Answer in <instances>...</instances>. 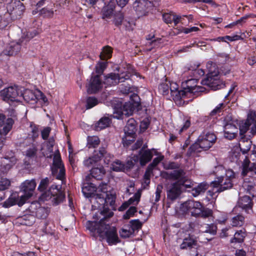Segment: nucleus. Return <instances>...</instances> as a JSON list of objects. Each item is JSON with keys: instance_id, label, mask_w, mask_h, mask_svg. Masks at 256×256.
Instances as JSON below:
<instances>
[{"instance_id": "f257e3e1", "label": "nucleus", "mask_w": 256, "mask_h": 256, "mask_svg": "<svg viewBox=\"0 0 256 256\" xmlns=\"http://www.w3.org/2000/svg\"><path fill=\"white\" fill-rule=\"evenodd\" d=\"M180 209L184 213L190 212L191 216L195 218H206L212 216L213 214L212 210L204 206L199 202L192 200H187L184 202Z\"/></svg>"}, {"instance_id": "f03ea898", "label": "nucleus", "mask_w": 256, "mask_h": 256, "mask_svg": "<svg viewBox=\"0 0 256 256\" xmlns=\"http://www.w3.org/2000/svg\"><path fill=\"white\" fill-rule=\"evenodd\" d=\"M114 216V212L109 210L108 208H104L100 212L96 213L93 216L94 219L98 220V222L88 221L86 223V228L92 232L97 230L98 233V229L100 227H104L106 222H108L109 218Z\"/></svg>"}, {"instance_id": "7ed1b4c3", "label": "nucleus", "mask_w": 256, "mask_h": 256, "mask_svg": "<svg viewBox=\"0 0 256 256\" xmlns=\"http://www.w3.org/2000/svg\"><path fill=\"white\" fill-rule=\"evenodd\" d=\"M212 62H208L207 64L208 68H210L206 78L202 80L201 83L203 85H206L212 90H216L225 86V84L222 81L220 80L218 70H216V68L213 70L212 68H209L208 65H212Z\"/></svg>"}, {"instance_id": "20e7f679", "label": "nucleus", "mask_w": 256, "mask_h": 256, "mask_svg": "<svg viewBox=\"0 0 256 256\" xmlns=\"http://www.w3.org/2000/svg\"><path fill=\"white\" fill-rule=\"evenodd\" d=\"M106 222L104 227H100L98 229V234L102 238H106L109 244H116L120 242L119 240L116 228L114 226H110L109 224Z\"/></svg>"}, {"instance_id": "39448f33", "label": "nucleus", "mask_w": 256, "mask_h": 256, "mask_svg": "<svg viewBox=\"0 0 256 256\" xmlns=\"http://www.w3.org/2000/svg\"><path fill=\"white\" fill-rule=\"evenodd\" d=\"M21 87L18 86H10L4 88L0 92L2 100L7 102L20 101Z\"/></svg>"}, {"instance_id": "423d86ee", "label": "nucleus", "mask_w": 256, "mask_h": 256, "mask_svg": "<svg viewBox=\"0 0 256 256\" xmlns=\"http://www.w3.org/2000/svg\"><path fill=\"white\" fill-rule=\"evenodd\" d=\"M136 122L134 118H130L124 128V136L122 138L124 146H128L133 142L136 136Z\"/></svg>"}, {"instance_id": "0eeeda50", "label": "nucleus", "mask_w": 256, "mask_h": 256, "mask_svg": "<svg viewBox=\"0 0 256 256\" xmlns=\"http://www.w3.org/2000/svg\"><path fill=\"white\" fill-rule=\"evenodd\" d=\"M134 110H136V108L130 102L124 104L122 102H118L114 108V117L120 119L123 115L128 116L132 115Z\"/></svg>"}, {"instance_id": "6e6552de", "label": "nucleus", "mask_w": 256, "mask_h": 256, "mask_svg": "<svg viewBox=\"0 0 256 256\" xmlns=\"http://www.w3.org/2000/svg\"><path fill=\"white\" fill-rule=\"evenodd\" d=\"M224 136L231 140L236 137L238 132L237 127L234 124L231 116L227 115L223 120Z\"/></svg>"}, {"instance_id": "1a4fd4ad", "label": "nucleus", "mask_w": 256, "mask_h": 256, "mask_svg": "<svg viewBox=\"0 0 256 256\" xmlns=\"http://www.w3.org/2000/svg\"><path fill=\"white\" fill-rule=\"evenodd\" d=\"M28 210L34 216L40 219L46 218L50 212V209L48 208L42 206L40 203L37 202H32L28 208Z\"/></svg>"}, {"instance_id": "9d476101", "label": "nucleus", "mask_w": 256, "mask_h": 256, "mask_svg": "<svg viewBox=\"0 0 256 256\" xmlns=\"http://www.w3.org/2000/svg\"><path fill=\"white\" fill-rule=\"evenodd\" d=\"M152 6V3L148 0H136L133 4L134 8L139 16L146 15Z\"/></svg>"}, {"instance_id": "9b49d317", "label": "nucleus", "mask_w": 256, "mask_h": 256, "mask_svg": "<svg viewBox=\"0 0 256 256\" xmlns=\"http://www.w3.org/2000/svg\"><path fill=\"white\" fill-rule=\"evenodd\" d=\"M217 180L212 182L214 188H217L216 192H220L231 188L233 186V181L224 178V176H218L216 174Z\"/></svg>"}, {"instance_id": "f8f14e48", "label": "nucleus", "mask_w": 256, "mask_h": 256, "mask_svg": "<svg viewBox=\"0 0 256 256\" xmlns=\"http://www.w3.org/2000/svg\"><path fill=\"white\" fill-rule=\"evenodd\" d=\"M216 137L214 133H208L204 136H200L198 140L200 144V147L203 150H206L210 148L215 143Z\"/></svg>"}, {"instance_id": "ddd939ff", "label": "nucleus", "mask_w": 256, "mask_h": 256, "mask_svg": "<svg viewBox=\"0 0 256 256\" xmlns=\"http://www.w3.org/2000/svg\"><path fill=\"white\" fill-rule=\"evenodd\" d=\"M167 199L173 202L178 198L182 192V188L176 182L166 186Z\"/></svg>"}, {"instance_id": "4468645a", "label": "nucleus", "mask_w": 256, "mask_h": 256, "mask_svg": "<svg viewBox=\"0 0 256 256\" xmlns=\"http://www.w3.org/2000/svg\"><path fill=\"white\" fill-rule=\"evenodd\" d=\"M36 182L34 180H26L20 186V190L24 193L21 196H24L25 202L30 198L36 186Z\"/></svg>"}, {"instance_id": "2eb2a0df", "label": "nucleus", "mask_w": 256, "mask_h": 256, "mask_svg": "<svg viewBox=\"0 0 256 256\" xmlns=\"http://www.w3.org/2000/svg\"><path fill=\"white\" fill-rule=\"evenodd\" d=\"M256 123V112L254 111H250L248 115L246 120L240 125L239 130L240 135L244 134L252 126H254Z\"/></svg>"}, {"instance_id": "dca6fc26", "label": "nucleus", "mask_w": 256, "mask_h": 256, "mask_svg": "<svg viewBox=\"0 0 256 256\" xmlns=\"http://www.w3.org/2000/svg\"><path fill=\"white\" fill-rule=\"evenodd\" d=\"M26 202L24 196H19L18 194H13L3 203L2 206L5 208H8L15 204H18L19 206H22Z\"/></svg>"}, {"instance_id": "f3484780", "label": "nucleus", "mask_w": 256, "mask_h": 256, "mask_svg": "<svg viewBox=\"0 0 256 256\" xmlns=\"http://www.w3.org/2000/svg\"><path fill=\"white\" fill-rule=\"evenodd\" d=\"M51 187L49 191L46 194L49 196L50 194L52 195L50 198H52V202H54V204L58 205L60 202H62L65 198V195L62 192L58 190L56 186Z\"/></svg>"}, {"instance_id": "a211bd4d", "label": "nucleus", "mask_w": 256, "mask_h": 256, "mask_svg": "<svg viewBox=\"0 0 256 256\" xmlns=\"http://www.w3.org/2000/svg\"><path fill=\"white\" fill-rule=\"evenodd\" d=\"M253 202L250 196H244L240 198L236 206L249 214L252 212Z\"/></svg>"}, {"instance_id": "6ab92c4d", "label": "nucleus", "mask_w": 256, "mask_h": 256, "mask_svg": "<svg viewBox=\"0 0 256 256\" xmlns=\"http://www.w3.org/2000/svg\"><path fill=\"white\" fill-rule=\"evenodd\" d=\"M88 92L90 94H95L99 91L102 88V82L100 76L96 75L92 76L90 83L87 86Z\"/></svg>"}, {"instance_id": "aec40b11", "label": "nucleus", "mask_w": 256, "mask_h": 256, "mask_svg": "<svg viewBox=\"0 0 256 256\" xmlns=\"http://www.w3.org/2000/svg\"><path fill=\"white\" fill-rule=\"evenodd\" d=\"M14 121L12 118H8L6 119V116L0 114V128L3 126L0 130V134L6 135L12 128Z\"/></svg>"}, {"instance_id": "412c9836", "label": "nucleus", "mask_w": 256, "mask_h": 256, "mask_svg": "<svg viewBox=\"0 0 256 256\" xmlns=\"http://www.w3.org/2000/svg\"><path fill=\"white\" fill-rule=\"evenodd\" d=\"M186 175V172L182 168L174 170L170 172H166L162 174V176L165 179L176 181L181 180Z\"/></svg>"}, {"instance_id": "4be33fe9", "label": "nucleus", "mask_w": 256, "mask_h": 256, "mask_svg": "<svg viewBox=\"0 0 256 256\" xmlns=\"http://www.w3.org/2000/svg\"><path fill=\"white\" fill-rule=\"evenodd\" d=\"M241 168L242 169L241 175L242 176H246L248 172H252L256 174V163L250 164V160L247 156H245L242 162Z\"/></svg>"}, {"instance_id": "5701e85b", "label": "nucleus", "mask_w": 256, "mask_h": 256, "mask_svg": "<svg viewBox=\"0 0 256 256\" xmlns=\"http://www.w3.org/2000/svg\"><path fill=\"white\" fill-rule=\"evenodd\" d=\"M8 10H10V14L13 16L17 17V16H21L25 10V7L22 3L18 2L17 4H10L8 7Z\"/></svg>"}, {"instance_id": "b1692460", "label": "nucleus", "mask_w": 256, "mask_h": 256, "mask_svg": "<svg viewBox=\"0 0 256 256\" xmlns=\"http://www.w3.org/2000/svg\"><path fill=\"white\" fill-rule=\"evenodd\" d=\"M97 186L92 183H86L82 188V192L85 197L87 198H93L96 193Z\"/></svg>"}, {"instance_id": "393cba45", "label": "nucleus", "mask_w": 256, "mask_h": 256, "mask_svg": "<svg viewBox=\"0 0 256 256\" xmlns=\"http://www.w3.org/2000/svg\"><path fill=\"white\" fill-rule=\"evenodd\" d=\"M143 146L139 151L140 156V164L142 166H145L148 162L151 160L153 155L150 150H144Z\"/></svg>"}, {"instance_id": "a878e982", "label": "nucleus", "mask_w": 256, "mask_h": 256, "mask_svg": "<svg viewBox=\"0 0 256 256\" xmlns=\"http://www.w3.org/2000/svg\"><path fill=\"white\" fill-rule=\"evenodd\" d=\"M94 158L96 159V160L100 161L102 158H104V162L107 164H108L110 159L111 158V155L108 153L106 148L104 147H101L98 150H95L93 154Z\"/></svg>"}, {"instance_id": "bb28decb", "label": "nucleus", "mask_w": 256, "mask_h": 256, "mask_svg": "<svg viewBox=\"0 0 256 256\" xmlns=\"http://www.w3.org/2000/svg\"><path fill=\"white\" fill-rule=\"evenodd\" d=\"M198 80L196 78H191L183 82L182 84V89L186 91V93L193 94L194 89L197 86Z\"/></svg>"}, {"instance_id": "cd10ccee", "label": "nucleus", "mask_w": 256, "mask_h": 256, "mask_svg": "<svg viewBox=\"0 0 256 256\" xmlns=\"http://www.w3.org/2000/svg\"><path fill=\"white\" fill-rule=\"evenodd\" d=\"M247 234L244 229L236 230L230 240V244H242L244 242Z\"/></svg>"}, {"instance_id": "c85d7f7f", "label": "nucleus", "mask_w": 256, "mask_h": 256, "mask_svg": "<svg viewBox=\"0 0 256 256\" xmlns=\"http://www.w3.org/2000/svg\"><path fill=\"white\" fill-rule=\"evenodd\" d=\"M16 160L14 157L10 158H4L0 165V170L3 172H6L16 163Z\"/></svg>"}, {"instance_id": "c756f323", "label": "nucleus", "mask_w": 256, "mask_h": 256, "mask_svg": "<svg viewBox=\"0 0 256 256\" xmlns=\"http://www.w3.org/2000/svg\"><path fill=\"white\" fill-rule=\"evenodd\" d=\"M106 173V170L102 166L92 168L90 170V174L92 177L97 180H102Z\"/></svg>"}, {"instance_id": "7c9ffc66", "label": "nucleus", "mask_w": 256, "mask_h": 256, "mask_svg": "<svg viewBox=\"0 0 256 256\" xmlns=\"http://www.w3.org/2000/svg\"><path fill=\"white\" fill-rule=\"evenodd\" d=\"M20 100L24 99L27 102H30L32 100H35L36 98L33 92L28 89L24 90V88L21 87Z\"/></svg>"}, {"instance_id": "2f4dec72", "label": "nucleus", "mask_w": 256, "mask_h": 256, "mask_svg": "<svg viewBox=\"0 0 256 256\" xmlns=\"http://www.w3.org/2000/svg\"><path fill=\"white\" fill-rule=\"evenodd\" d=\"M21 46L18 42L12 43L4 50L6 54L10 56L16 55L20 51Z\"/></svg>"}, {"instance_id": "473e14b6", "label": "nucleus", "mask_w": 256, "mask_h": 256, "mask_svg": "<svg viewBox=\"0 0 256 256\" xmlns=\"http://www.w3.org/2000/svg\"><path fill=\"white\" fill-rule=\"evenodd\" d=\"M200 230L204 233H208L212 236L216 235L217 231V226L214 224L200 225Z\"/></svg>"}, {"instance_id": "72a5a7b5", "label": "nucleus", "mask_w": 256, "mask_h": 256, "mask_svg": "<svg viewBox=\"0 0 256 256\" xmlns=\"http://www.w3.org/2000/svg\"><path fill=\"white\" fill-rule=\"evenodd\" d=\"M209 185L206 182H202L192 190V195L196 197L204 194L208 188Z\"/></svg>"}, {"instance_id": "f704fd0d", "label": "nucleus", "mask_w": 256, "mask_h": 256, "mask_svg": "<svg viewBox=\"0 0 256 256\" xmlns=\"http://www.w3.org/2000/svg\"><path fill=\"white\" fill-rule=\"evenodd\" d=\"M111 122V120L106 116L101 118L95 124V130L97 131L100 130L108 127Z\"/></svg>"}, {"instance_id": "c9c22d12", "label": "nucleus", "mask_w": 256, "mask_h": 256, "mask_svg": "<svg viewBox=\"0 0 256 256\" xmlns=\"http://www.w3.org/2000/svg\"><path fill=\"white\" fill-rule=\"evenodd\" d=\"M197 244V242L192 238L188 236L184 238L182 243L180 244L181 249L192 248Z\"/></svg>"}, {"instance_id": "e433bc0d", "label": "nucleus", "mask_w": 256, "mask_h": 256, "mask_svg": "<svg viewBox=\"0 0 256 256\" xmlns=\"http://www.w3.org/2000/svg\"><path fill=\"white\" fill-rule=\"evenodd\" d=\"M118 74L110 73L105 76L104 83L107 85H116L118 82Z\"/></svg>"}, {"instance_id": "4c0bfd02", "label": "nucleus", "mask_w": 256, "mask_h": 256, "mask_svg": "<svg viewBox=\"0 0 256 256\" xmlns=\"http://www.w3.org/2000/svg\"><path fill=\"white\" fill-rule=\"evenodd\" d=\"M18 219L21 222V224L26 226H31L34 222V216L30 214H24L19 216Z\"/></svg>"}, {"instance_id": "58836bf2", "label": "nucleus", "mask_w": 256, "mask_h": 256, "mask_svg": "<svg viewBox=\"0 0 256 256\" xmlns=\"http://www.w3.org/2000/svg\"><path fill=\"white\" fill-rule=\"evenodd\" d=\"M64 166V164L62 163V160L60 158V155L58 150L56 152L54 156L52 166V170H54V172H55L56 168H60V167Z\"/></svg>"}, {"instance_id": "ea45409f", "label": "nucleus", "mask_w": 256, "mask_h": 256, "mask_svg": "<svg viewBox=\"0 0 256 256\" xmlns=\"http://www.w3.org/2000/svg\"><path fill=\"white\" fill-rule=\"evenodd\" d=\"M252 142L250 140H242L239 143V147L243 154H246L250 149Z\"/></svg>"}, {"instance_id": "a19ab883", "label": "nucleus", "mask_w": 256, "mask_h": 256, "mask_svg": "<svg viewBox=\"0 0 256 256\" xmlns=\"http://www.w3.org/2000/svg\"><path fill=\"white\" fill-rule=\"evenodd\" d=\"M171 95L174 100H178L184 98L186 94V91L184 89L182 90H172L170 89Z\"/></svg>"}, {"instance_id": "79ce46f5", "label": "nucleus", "mask_w": 256, "mask_h": 256, "mask_svg": "<svg viewBox=\"0 0 256 256\" xmlns=\"http://www.w3.org/2000/svg\"><path fill=\"white\" fill-rule=\"evenodd\" d=\"M129 102L132 104L133 106L136 108V111H138L142 108L140 98L138 94H132L130 96Z\"/></svg>"}, {"instance_id": "37998d69", "label": "nucleus", "mask_w": 256, "mask_h": 256, "mask_svg": "<svg viewBox=\"0 0 256 256\" xmlns=\"http://www.w3.org/2000/svg\"><path fill=\"white\" fill-rule=\"evenodd\" d=\"M87 146L90 148H94L98 146L100 143V138L96 136H88L87 138Z\"/></svg>"}, {"instance_id": "c03bdc74", "label": "nucleus", "mask_w": 256, "mask_h": 256, "mask_svg": "<svg viewBox=\"0 0 256 256\" xmlns=\"http://www.w3.org/2000/svg\"><path fill=\"white\" fill-rule=\"evenodd\" d=\"M54 172V170H52V174L56 177V179L62 180L65 178V168L64 166H60V168H56Z\"/></svg>"}, {"instance_id": "a18cd8bd", "label": "nucleus", "mask_w": 256, "mask_h": 256, "mask_svg": "<svg viewBox=\"0 0 256 256\" xmlns=\"http://www.w3.org/2000/svg\"><path fill=\"white\" fill-rule=\"evenodd\" d=\"M232 225L233 226H242L244 222V218L242 214H238L232 218Z\"/></svg>"}, {"instance_id": "49530a36", "label": "nucleus", "mask_w": 256, "mask_h": 256, "mask_svg": "<svg viewBox=\"0 0 256 256\" xmlns=\"http://www.w3.org/2000/svg\"><path fill=\"white\" fill-rule=\"evenodd\" d=\"M202 150L200 147V144L198 140L195 143L193 144L188 148V150L186 152V156H190L193 152H200Z\"/></svg>"}, {"instance_id": "de8ad7c7", "label": "nucleus", "mask_w": 256, "mask_h": 256, "mask_svg": "<svg viewBox=\"0 0 256 256\" xmlns=\"http://www.w3.org/2000/svg\"><path fill=\"white\" fill-rule=\"evenodd\" d=\"M112 50L109 46H106L103 48L102 52L100 55L101 60H106L110 58L112 56Z\"/></svg>"}, {"instance_id": "09e8293b", "label": "nucleus", "mask_w": 256, "mask_h": 256, "mask_svg": "<svg viewBox=\"0 0 256 256\" xmlns=\"http://www.w3.org/2000/svg\"><path fill=\"white\" fill-rule=\"evenodd\" d=\"M176 182L180 188H182V186H183L186 188H190L193 185L191 180L186 175L181 180Z\"/></svg>"}, {"instance_id": "8fccbe9b", "label": "nucleus", "mask_w": 256, "mask_h": 256, "mask_svg": "<svg viewBox=\"0 0 256 256\" xmlns=\"http://www.w3.org/2000/svg\"><path fill=\"white\" fill-rule=\"evenodd\" d=\"M95 199L96 200L97 204L99 205V207L101 206H104L103 210L104 208H105V204H106V200H105V196L104 194H96L94 195V196L93 198ZM109 210L110 209L108 208Z\"/></svg>"}, {"instance_id": "3c124183", "label": "nucleus", "mask_w": 256, "mask_h": 256, "mask_svg": "<svg viewBox=\"0 0 256 256\" xmlns=\"http://www.w3.org/2000/svg\"><path fill=\"white\" fill-rule=\"evenodd\" d=\"M54 11L52 8H44L40 10V15L44 18H51L53 16Z\"/></svg>"}, {"instance_id": "603ef678", "label": "nucleus", "mask_w": 256, "mask_h": 256, "mask_svg": "<svg viewBox=\"0 0 256 256\" xmlns=\"http://www.w3.org/2000/svg\"><path fill=\"white\" fill-rule=\"evenodd\" d=\"M124 18V16L121 12H118L114 14L113 23L116 26H119L122 25Z\"/></svg>"}, {"instance_id": "864d4df0", "label": "nucleus", "mask_w": 256, "mask_h": 256, "mask_svg": "<svg viewBox=\"0 0 256 256\" xmlns=\"http://www.w3.org/2000/svg\"><path fill=\"white\" fill-rule=\"evenodd\" d=\"M116 198V196L114 194H111L110 192H106L105 196L106 205L109 204L112 206H114Z\"/></svg>"}, {"instance_id": "5fc2aeb1", "label": "nucleus", "mask_w": 256, "mask_h": 256, "mask_svg": "<svg viewBox=\"0 0 256 256\" xmlns=\"http://www.w3.org/2000/svg\"><path fill=\"white\" fill-rule=\"evenodd\" d=\"M216 170H221L225 172V175L224 176V178L230 179L233 181V180L235 178V174L233 170H225L224 168L222 166H218L216 168Z\"/></svg>"}, {"instance_id": "6e6d98bb", "label": "nucleus", "mask_w": 256, "mask_h": 256, "mask_svg": "<svg viewBox=\"0 0 256 256\" xmlns=\"http://www.w3.org/2000/svg\"><path fill=\"white\" fill-rule=\"evenodd\" d=\"M244 186L250 194L253 197L255 196L256 194V184L250 182L245 184Z\"/></svg>"}, {"instance_id": "4d7b16f0", "label": "nucleus", "mask_w": 256, "mask_h": 256, "mask_svg": "<svg viewBox=\"0 0 256 256\" xmlns=\"http://www.w3.org/2000/svg\"><path fill=\"white\" fill-rule=\"evenodd\" d=\"M86 102V109L91 108L98 104V99L94 96L88 97Z\"/></svg>"}, {"instance_id": "13d9d810", "label": "nucleus", "mask_w": 256, "mask_h": 256, "mask_svg": "<svg viewBox=\"0 0 256 256\" xmlns=\"http://www.w3.org/2000/svg\"><path fill=\"white\" fill-rule=\"evenodd\" d=\"M112 168L114 171H122L125 169V165L122 164L120 160H117L113 162L112 164Z\"/></svg>"}, {"instance_id": "bf43d9fd", "label": "nucleus", "mask_w": 256, "mask_h": 256, "mask_svg": "<svg viewBox=\"0 0 256 256\" xmlns=\"http://www.w3.org/2000/svg\"><path fill=\"white\" fill-rule=\"evenodd\" d=\"M106 66V62H98L96 66V72L97 74L96 75L100 76V75L103 73Z\"/></svg>"}, {"instance_id": "052dcab7", "label": "nucleus", "mask_w": 256, "mask_h": 256, "mask_svg": "<svg viewBox=\"0 0 256 256\" xmlns=\"http://www.w3.org/2000/svg\"><path fill=\"white\" fill-rule=\"evenodd\" d=\"M130 228L134 230V232L135 230H138L141 228L142 226V223L138 219L131 220L130 222Z\"/></svg>"}, {"instance_id": "680f3d73", "label": "nucleus", "mask_w": 256, "mask_h": 256, "mask_svg": "<svg viewBox=\"0 0 256 256\" xmlns=\"http://www.w3.org/2000/svg\"><path fill=\"white\" fill-rule=\"evenodd\" d=\"M114 6L110 7V6H106L104 8L102 14V18H110L113 14Z\"/></svg>"}, {"instance_id": "e2e57ef3", "label": "nucleus", "mask_w": 256, "mask_h": 256, "mask_svg": "<svg viewBox=\"0 0 256 256\" xmlns=\"http://www.w3.org/2000/svg\"><path fill=\"white\" fill-rule=\"evenodd\" d=\"M137 212V209L136 206H130L128 210L126 212V214H124L123 218L125 220H128L130 217L133 216L134 214Z\"/></svg>"}, {"instance_id": "0e129e2a", "label": "nucleus", "mask_w": 256, "mask_h": 256, "mask_svg": "<svg viewBox=\"0 0 256 256\" xmlns=\"http://www.w3.org/2000/svg\"><path fill=\"white\" fill-rule=\"evenodd\" d=\"M10 185V182L8 179L2 178L0 180V190H4L8 189Z\"/></svg>"}, {"instance_id": "69168bd1", "label": "nucleus", "mask_w": 256, "mask_h": 256, "mask_svg": "<svg viewBox=\"0 0 256 256\" xmlns=\"http://www.w3.org/2000/svg\"><path fill=\"white\" fill-rule=\"evenodd\" d=\"M141 196V193L140 192H138L134 194V196L130 198L127 202L129 205L134 204V202H136V204L139 202Z\"/></svg>"}, {"instance_id": "338daca9", "label": "nucleus", "mask_w": 256, "mask_h": 256, "mask_svg": "<svg viewBox=\"0 0 256 256\" xmlns=\"http://www.w3.org/2000/svg\"><path fill=\"white\" fill-rule=\"evenodd\" d=\"M134 234V230L130 228L128 230L122 228L120 232V236L122 238H128Z\"/></svg>"}, {"instance_id": "774afa93", "label": "nucleus", "mask_w": 256, "mask_h": 256, "mask_svg": "<svg viewBox=\"0 0 256 256\" xmlns=\"http://www.w3.org/2000/svg\"><path fill=\"white\" fill-rule=\"evenodd\" d=\"M174 15V14L172 12L170 13H164L162 14V18L166 24H171L172 22Z\"/></svg>"}]
</instances>
